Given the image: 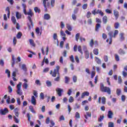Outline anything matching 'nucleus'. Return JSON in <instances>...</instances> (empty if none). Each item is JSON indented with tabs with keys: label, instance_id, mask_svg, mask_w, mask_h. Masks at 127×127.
I'll return each mask as SVG.
<instances>
[{
	"label": "nucleus",
	"instance_id": "1",
	"mask_svg": "<svg viewBox=\"0 0 127 127\" xmlns=\"http://www.w3.org/2000/svg\"><path fill=\"white\" fill-rule=\"evenodd\" d=\"M119 34V30H115L114 32L111 31L108 33V35L110 37L109 38V44L110 45H112L113 43V38H116L117 37V35Z\"/></svg>",
	"mask_w": 127,
	"mask_h": 127
},
{
	"label": "nucleus",
	"instance_id": "2",
	"mask_svg": "<svg viewBox=\"0 0 127 127\" xmlns=\"http://www.w3.org/2000/svg\"><path fill=\"white\" fill-rule=\"evenodd\" d=\"M100 91L102 93H107L108 95H111V88L108 86H105L103 83H100Z\"/></svg>",
	"mask_w": 127,
	"mask_h": 127
},
{
	"label": "nucleus",
	"instance_id": "3",
	"mask_svg": "<svg viewBox=\"0 0 127 127\" xmlns=\"http://www.w3.org/2000/svg\"><path fill=\"white\" fill-rule=\"evenodd\" d=\"M56 69H55L54 70V71L53 72L52 70H51L50 72V75H52V77H54L55 78L56 77V75H60V73L59 72V70H60V66L59 65H57L56 67Z\"/></svg>",
	"mask_w": 127,
	"mask_h": 127
},
{
	"label": "nucleus",
	"instance_id": "4",
	"mask_svg": "<svg viewBox=\"0 0 127 127\" xmlns=\"http://www.w3.org/2000/svg\"><path fill=\"white\" fill-rule=\"evenodd\" d=\"M26 15H30L27 17V19L29 20V21L31 23V25H32V27H33V22H32V19H31V17L33 16L34 15V13L32 12V10L31 9H29V11L27 12Z\"/></svg>",
	"mask_w": 127,
	"mask_h": 127
},
{
	"label": "nucleus",
	"instance_id": "5",
	"mask_svg": "<svg viewBox=\"0 0 127 127\" xmlns=\"http://www.w3.org/2000/svg\"><path fill=\"white\" fill-rule=\"evenodd\" d=\"M21 82H19V83L17 85V91L16 93L18 94V95H19L20 96H21L22 95V92H21Z\"/></svg>",
	"mask_w": 127,
	"mask_h": 127
},
{
	"label": "nucleus",
	"instance_id": "6",
	"mask_svg": "<svg viewBox=\"0 0 127 127\" xmlns=\"http://www.w3.org/2000/svg\"><path fill=\"white\" fill-rule=\"evenodd\" d=\"M46 1H48V0H43V4L44 5L45 11H47V7L49 8L50 7V2H48L46 4Z\"/></svg>",
	"mask_w": 127,
	"mask_h": 127
},
{
	"label": "nucleus",
	"instance_id": "7",
	"mask_svg": "<svg viewBox=\"0 0 127 127\" xmlns=\"http://www.w3.org/2000/svg\"><path fill=\"white\" fill-rule=\"evenodd\" d=\"M56 91L57 92V93L58 94V95L59 97H62V93L64 91L63 89L60 88H57L56 89Z\"/></svg>",
	"mask_w": 127,
	"mask_h": 127
},
{
	"label": "nucleus",
	"instance_id": "8",
	"mask_svg": "<svg viewBox=\"0 0 127 127\" xmlns=\"http://www.w3.org/2000/svg\"><path fill=\"white\" fill-rule=\"evenodd\" d=\"M8 113V109L7 108H5L4 109H1L0 110V114L3 116L6 115Z\"/></svg>",
	"mask_w": 127,
	"mask_h": 127
},
{
	"label": "nucleus",
	"instance_id": "9",
	"mask_svg": "<svg viewBox=\"0 0 127 127\" xmlns=\"http://www.w3.org/2000/svg\"><path fill=\"white\" fill-rule=\"evenodd\" d=\"M125 33H120V40L121 42L125 41Z\"/></svg>",
	"mask_w": 127,
	"mask_h": 127
},
{
	"label": "nucleus",
	"instance_id": "10",
	"mask_svg": "<svg viewBox=\"0 0 127 127\" xmlns=\"http://www.w3.org/2000/svg\"><path fill=\"white\" fill-rule=\"evenodd\" d=\"M113 116H114V113L112 111H108L107 117L108 119H113Z\"/></svg>",
	"mask_w": 127,
	"mask_h": 127
},
{
	"label": "nucleus",
	"instance_id": "11",
	"mask_svg": "<svg viewBox=\"0 0 127 127\" xmlns=\"http://www.w3.org/2000/svg\"><path fill=\"white\" fill-rule=\"evenodd\" d=\"M85 57V59H89L90 58V53L88 50H86L84 51Z\"/></svg>",
	"mask_w": 127,
	"mask_h": 127
},
{
	"label": "nucleus",
	"instance_id": "12",
	"mask_svg": "<svg viewBox=\"0 0 127 127\" xmlns=\"http://www.w3.org/2000/svg\"><path fill=\"white\" fill-rule=\"evenodd\" d=\"M26 117L28 118V121H29V122H30V125L31 126V127L33 126L34 123L33 122H32V121H30V115L29 114V113H27V115Z\"/></svg>",
	"mask_w": 127,
	"mask_h": 127
},
{
	"label": "nucleus",
	"instance_id": "13",
	"mask_svg": "<svg viewBox=\"0 0 127 127\" xmlns=\"http://www.w3.org/2000/svg\"><path fill=\"white\" fill-rule=\"evenodd\" d=\"M31 103L35 106L36 105V99L34 96H32L31 100Z\"/></svg>",
	"mask_w": 127,
	"mask_h": 127
},
{
	"label": "nucleus",
	"instance_id": "14",
	"mask_svg": "<svg viewBox=\"0 0 127 127\" xmlns=\"http://www.w3.org/2000/svg\"><path fill=\"white\" fill-rule=\"evenodd\" d=\"M114 15L115 16V19L117 20V19H118V18H119V11L114 10Z\"/></svg>",
	"mask_w": 127,
	"mask_h": 127
},
{
	"label": "nucleus",
	"instance_id": "15",
	"mask_svg": "<svg viewBox=\"0 0 127 127\" xmlns=\"http://www.w3.org/2000/svg\"><path fill=\"white\" fill-rule=\"evenodd\" d=\"M50 18H51V16H50L49 14L47 13L44 14V19H45L46 20H49Z\"/></svg>",
	"mask_w": 127,
	"mask_h": 127
},
{
	"label": "nucleus",
	"instance_id": "16",
	"mask_svg": "<svg viewBox=\"0 0 127 127\" xmlns=\"http://www.w3.org/2000/svg\"><path fill=\"white\" fill-rule=\"evenodd\" d=\"M92 117V113L91 112H86V115H84V118L86 120H88V118H91Z\"/></svg>",
	"mask_w": 127,
	"mask_h": 127
},
{
	"label": "nucleus",
	"instance_id": "17",
	"mask_svg": "<svg viewBox=\"0 0 127 127\" xmlns=\"http://www.w3.org/2000/svg\"><path fill=\"white\" fill-rule=\"evenodd\" d=\"M90 95V93L85 91L83 93H82L81 94V99H84L85 98V96H89Z\"/></svg>",
	"mask_w": 127,
	"mask_h": 127
},
{
	"label": "nucleus",
	"instance_id": "18",
	"mask_svg": "<svg viewBox=\"0 0 127 127\" xmlns=\"http://www.w3.org/2000/svg\"><path fill=\"white\" fill-rule=\"evenodd\" d=\"M29 41L30 42V45H31L32 47H35V46H36V45L35 44V43H34V41L33 40L30 39Z\"/></svg>",
	"mask_w": 127,
	"mask_h": 127
},
{
	"label": "nucleus",
	"instance_id": "19",
	"mask_svg": "<svg viewBox=\"0 0 127 127\" xmlns=\"http://www.w3.org/2000/svg\"><path fill=\"white\" fill-rule=\"evenodd\" d=\"M18 111H19V109H18V108H15L14 110L15 115L16 116V117H17V118H18L19 116V113H18Z\"/></svg>",
	"mask_w": 127,
	"mask_h": 127
},
{
	"label": "nucleus",
	"instance_id": "20",
	"mask_svg": "<svg viewBox=\"0 0 127 127\" xmlns=\"http://www.w3.org/2000/svg\"><path fill=\"white\" fill-rule=\"evenodd\" d=\"M14 64H15V58H14V56L12 55L11 67L12 68L14 67Z\"/></svg>",
	"mask_w": 127,
	"mask_h": 127
},
{
	"label": "nucleus",
	"instance_id": "21",
	"mask_svg": "<svg viewBox=\"0 0 127 127\" xmlns=\"http://www.w3.org/2000/svg\"><path fill=\"white\" fill-rule=\"evenodd\" d=\"M103 22L104 24H106L108 22V17L104 16L102 18Z\"/></svg>",
	"mask_w": 127,
	"mask_h": 127
},
{
	"label": "nucleus",
	"instance_id": "22",
	"mask_svg": "<svg viewBox=\"0 0 127 127\" xmlns=\"http://www.w3.org/2000/svg\"><path fill=\"white\" fill-rule=\"evenodd\" d=\"M29 109L30 112H31V113H32L33 114H36V111H35V110H34V108H33V106H30L29 107Z\"/></svg>",
	"mask_w": 127,
	"mask_h": 127
},
{
	"label": "nucleus",
	"instance_id": "23",
	"mask_svg": "<svg viewBox=\"0 0 127 127\" xmlns=\"http://www.w3.org/2000/svg\"><path fill=\"white\" fill-rule=\"evenodd\" d=\"M100 28H101V24H99V23L96 24L95 26V31H97L98 32Z\"/></svg>",
	"mask_w": 127,
	"mask_h": 127
},
{
	"label": "nucleus",
	"instance_id": "24",
	"mask_svg": "<svg viewBox=\"0 0 127 127\" xmlns=\"http://www.w3.org/2000/svg\"><path fill=\"white\" fill-rule=\"evenodd\" d=\"M95 59L96 63L98 64V65H101V64H102V62H101V60H100V59H99V58L96 57L95 58Z\"/></svg>",
	"mask_w": 127,
	"mask_h": 127
},
{
	"label": "nucleus",
	"instance_id": "25",
	"mask_svg": "<svg viewBox=\"0 0 127 127\" xmlns=\"http://www.w3.org/2000/svg\"><path fill=\"white\" fill-rule=\"evenodd\" d=\"M118 53L119 54H120V55H125V54H126V52H125V51H124L122 49H119Z\"/></svg>",
	"mask_w": 127,
	"mask_h": 127
},
{
	"label": "nucleus",
	"instance_id": "26",
	"mask_svg": "<svg viewBox=\"0 0 127 127\" xmlns=\"http://www.w3.org/2000/svg\"><path fill=\"white\" fill-rule=\"evenodd\" d=\"M16 17L17 19H20L21 18V14L19 13V12H16Z\"/></svg>",
	"mask_w": 127,
	"mask_h": 127
},
{
	"label": "nucleus",
	"instance_id": "27",
	"mask_svg": "<svg viewBox=\"0 0 127 127\" xmlns=\"http://www.w3.org/2000/svg\"><path fill=\"white\" fill-rule=\"evenodd\" d=\"M34 10L35 12H36V13L38 12V13H40V12H41V11L40 10V8H38V7H34Z\"/></svg>",
	"mask_w": 127,
	"mask_h": 127
},
{
	"label": "nucleus",
	"instance_id": "28",
	"mask_svg": "<svg viewBox=\"0 0 127 127\" xmlns=\"http://www.w3.org/2000/svg\"><path fill=\"white\" fill-rule=\"evenodd\" d=\"M11 19L13 24H16V19L15 18V17L14 16H12Z\"/></svg>",
	"mask_w": 127,
	"mask_h": 127
},
{
	"label": "nucleus",
	"instance_id": "29",
	"mask_svg": "<svg viewBox=\"0 0 127 127\" xmlns=\"http://www.w3.org/2000/svg\"><path fill=\"white\" fill-rule=\"evenodd\" d=\"M22 36V33H21V32H19L16 35V37L18 39H20Z\"/></svg>",
	"mask_w": 127,
	"mask_h": 127
},
{
	"label": "nucleus",
	"instance_id": "30",
	"mask_svg": "<svg viewBox=\"0 0 127 127\" xmlns=\"http://www.w3.org/2000/svg\"><path fill=\"white\" fill-rule=\"evenodd\" d=\"M64 79H65L64 83L65 84H69V81L70 80V78H69V77L68 76H65Z\"/></svg>",
	"mask_w": 127,
	"mask_h": 127
},
{
	"label": "nucleus",
	"instance_id": "31",
	"mask_svg": "<svg viewBox=\"0 0 127 127\" xmlns=\"http://www.w3.org/2000/svg\"><path fill=\"white\" fill-rule=\"evenodd\" d=\"M77 49L79 53H80L82 55L83 54V51H82V47H81V46H78Z\"/></svg>",
	"mask_w": 127,
	"mask_h": 127
},
{
	"label": "nucleus",
	"instance_id": "32",
	"mask_svg": "<svg viewBox=\"0 0 127 127\" xmlns=\"http://www.w3.org/2000/svg\"><path fill=\"white\" fill-rule=\"evenodd\" d=\"M22 86L24 89L27 90V88H28V84H27V83L24 82Z\"/></svg>",
	"mask_w": 127,
	"mask_h": 127
},
{
	"label": "nucleus",
	"instance_id": "33",
	"mask_svg": "<svg viewBox=\"0 0 127 127\" xmlns=\"http://www.w3.org/2000/svg\"><path fill=\"white\" fill-rule=\"evenodd\" d=\"M66 28L69 31H72V27L69 24H66Z\"/></svg>",
	"mask_w": 127,
	"mask_h": 127
},
{
	"label": "nucleus",
	"instance_id": "34",
	"mask_svg": "<svg viewBox=\"0 0 127 127\" xmlns=\"http://www.w3.org/2000/svg\"><path fill=\"white\" fill-rule=\"evenodd\" d=\"M55 82H59L60 81V74L58 75V76L54 79Z\"/></svg>",
	"mask_w": 127,
	"mask_h": 127
},
{
	"label": "nucleus",
	"instance_id": "35",
	"mask_svg": "<svg viewBox=\"0 0 127 127\" xmlns=\"http://www.w3.org/2000/svg\"><path fill=\"white\" fill-rule=\"evenodd\" d=\"M93 53L95 54V55H98V54H99V49H94L93 50Z\"/></svg>",
	"mask_w": 127,
	"mask_h": 127
},
{
	"label": "nucleus",
	"instance_id": "36",
	"mask_svg": "<svg viewBox=\"0 0 127 127\" xmlns=\"http://www.w3.org/2000/svg\"><path fill=\"white\" fill-rule=\"evenodd\" d=\"M105 118V116H104V115H103L102 116H100V118H98V122H101L103 121V120H104V119Z\"/></svg>",
	"mask_w": 127,
	"mask_h": 127
},
{
	"label": "nucleus",
	"instance_id": "37",
	"mask_svg": "<svg viewBox=\"0 0 127 127\" xmlns=\"http://www.w3.org/2000/svg\"><path fill=\"white\" fill-rule=\"evenodd\" d=\"M46 85L47 87H51V86H52V83L50 81L47 80L46 81Z\"/></svg>",
	"mask_w": 127,
	"mask_h": 127
},
{
	"label": "nucleus",
	"instance_id": "38",
	"mask_svg": "<svg viewBox=\"0 0 127 127\" xmlns=\"http://www.w3.org/2000/svg\"><path fill=\"white\" fill-rule=\"evenodd\" d=\"M94 40L91 39L90 43H89V45L90 47H91L92 48L94 47Z\"/></svg>",
	"mask_w": 127,
	"mask_h": 127
},
{
	"label": "nucleus",
	"instance_id": "39",
	"mask_svg": "<svg viewBox=\"0 0 127 127\" xmlns=\"http://www.w3.org/2000/svg\"><path fill=\"white\" fill-rule=\"evenodd\" d=\"M119 27L120 24L119 23V22H116L114 24V27L115 29H118V28H119Z\"/></svg>",
	"mask_w": 127,
	"mask_h": 127
},
{
	"label": "nucleus",
	"instance_id": "40",
	"mask_svg": "<svg viewBox=\"0 0 127 127\" xmlns=\"http://www.w3.org/2000/svg\"><path fill=\"white\" fill-rule=\"evenodd\" d=\"M79 37H80V33H78L75 35V40L77 42H78L79 40Z\"/></svg>",
	"mask_w": 127,
	"mask_h": 127
},
{
	"label": "nucleus",
	"instance_id": "41",
	"mask_svg": "<svg viewBox=\"0 0 127 127\" xmlns=\"http://www.w3.org/2000/svg\"><path fill=\"white\" fill-rule=\"evenodd\" d=\"M22 69L23 70V71H27V68H26V65L24 64L22 65Z\"/></svg>",
	"mask_w": 127,
	"mask_h": 127
},
{
	"label": "nucleus",
	"instance_id": "42",
	"mask_svg": "<svg viewBox=\"0 0 127 127\" xmlns=\"http://www.w3.org/2000/svg\"><path fill=\"white\" fill-rule=\"evenodd\" d=\"M91 15H92V13L90 11H88L86 14L87 18H90L91 17Z\"/></svg>",
	"mask_w": 127,
	"mask_h": 127
},
{
	"label": "nucleus",
	"instance_id": "43",
	"mask_svg": "<svg viewBox=\"0 0 127 127\" xmlns=\"http://www.w3.org/2000/svg\"><path fill=\"white\" fill-rule=\"evenodd\" d=\"M122 91H121V89L118 88L116 90V93L118 96H120L121 95V93Z\"/></svg>",
	"mask_w": 127,
	"mask_h": 127
},
{
	"label": "nucleus",
	"instance_id": "44",
	"mask_svg": "<svg viewBox=\"0 0 127 127\" xmlns=\"http://www.w3.org/2000/svg\"><path fill=\"white\" fill-rule=\"evenodd\" d=\"M115 57L116 61L119 62V61H120V57H119V55H118V54H115Z\"/></svg>",
	"mask_w": 127,
	"mask_h": 127
},
{
	"label": "nucleus",
	"instance_id": "45",
	"mask_svg": "<svg viewBox=\"0 0 127 127\" xmlns=\"http://www.w3.org/2000/svg\"><path fill=\"white\" fill-rule=\"evenodd\" d=\"M101 100H102V101H101L102 104H103V105H105L106 104V97H103Z\"/></svg>",
	"mask_w": 127,
	"mask_h": 127
},
{
	"label": "nucleus",
	"instance_id": "46",
	"mask_svg": "<svg viewBox=\"0 0 127 127\" xmlns=\"http://www.w3.org/2000/svg\"><path fill=\"white\" fill-rule=\"evenodd\" d=\"M122 82H123V79H122V76H119V77H118L119 84H122Z\"/></svg>",
	"mask_w": 127,
	"mask_h": 127
},
{
	"label": "nucleus",
	"instance_id": "47",
	"mask_svg": "<svg viewBox=\"0 0 127 127\" xmlns=\"http://www.w3.org/2000/svg\"><path fill=\"white\" fill-rule=\"evenodd\" d=\"M108 127H115V125L112 122H109Z\"/></svg>",
	"mask_w": 127,
	"mask_h": 127
},
{
	"label": "nucleus",
	"instance_id": "48",
	"mask_svg": "<svg viewBox=\"0 0 127 127\" xmlns=\"http://www.w3.org/2000/svg\"><path fill=\"white\" fill-rule=\"evenodd\" d=\"M5 72L7 74L8 78H10V71L8 69H6Z\"/></svg>",
	"mask_w": 127,
	"mask_h": 127
},
{
	"label": "nucleus",
	"instance_id": "49",
	"mask_svg": "<svg viewBox=\"0 0 127 127\" xmlns=\"http://www.w3.org/2000/svg\"><path fill=\"white\" fill-rule=\"evenodd\" d=\"M6 10L8 12L7 13V17L9 18V15H10V10H9V8L7 7L6 8Z\"/></svg>",
	"mask_w": 127,
	"mask_h": 127
},
{
	"label": "nucleus",
	"instance_id": "50",
	"mask_svg": "<svg viewBox=\"0 0 127 127\" xmlns=\"http://www.w3.org/2000/svg\"><path fill=\"white\" fill-rule=\"evenodd\" d=\"M69 103H73L74 102V98L72 96H70L68 99Z\"/></svg>",
	"mask_w": 127,
	"mask_h": 127
},
{
	"label": "nucleus",
	"instance_id": "51",
	"mask_svg": "<svg viewBox=\"0 0 127 127\" xmlns=\"http://www.w3.org/2000/svg\"><path fill=\"white\" fill-rule=\"evenodd\" d=\"M70 60L72 63H74L75 62V61L74 60V56L71 55L70 57Z\"/></svg>",
	"mask_w": 127,
	"mask_h": 127
},
{
	"label": "nucleus",
	"instance_id": "52",
	"mask_svg": "<svg viewBox=\"0 0 127 127\" xmlns=\"http://www.w3.org/2000/svg\"><path fill=\"white\" fill-rule=\"evenodd\" d=\"M105 12H106V13L109 14L113 13L112 10H110V9H106L105 10Z\"/></svg>",
	"mask_w": 127,
	"mask_h": 127
},
{
	"label": "nucleus",
	"instance_id": "53",
	"mask_svg": "<svg viewBox=\"0 0 127 127\" xmlns=\"http://www.w3.org/2000/svg\"><path fill=\"white\" fill-rule=\"evenodd\" d=\"M51 5L52 6V7H54V5H55V0H51Z\"/></svg>",
	"mask_w": 127,
	"mask_h": 127
},
{
	"label": "nucleus",
	"instance_id": "54",
	"mask_svg": "<svg viewBox=\"0 0 127 127\" xmlns=\"http://www.w3.org/2000/svg\"><path fill=\"white\" fill-rule=\"evenodd\" d=\"M14 121L16 124H18V123H19V120H18L15 116H14Z\"/></svg>",
	"mask_w": 127,
	"mask_h": 127
},
{
	"label": "nucleus",
	"instance_id": "55",
	"mask_svg": "<svg viewBox=\"0 0 127 127\" xmlns=\"http://www.w3.org/2000/svg\"><path fill=\"white\" fill-rule=\"evenodd\" d=\"M95 75H96V72H95L94 71H92L91 72V79H93V78L95 77Z\"/></svg>",
	"mask_w": 127,
	"mask_h": 127
},
{
	"label": "nucleus",
	"instance_id": "56",
	"mask_svg": "<svg viewBox=\"0 0 127 127\" xmlns=\"http://www.w3.org/2000/svg\"><path fill=\"white\" fill-rule=\"evenodd\" d=\"M40 99L42 100H44V94L43 92H41L40 94Z\"/></svg>",
	"mask_w": 127,
	"mask_h": 127
},
{
	"label": "nucleus",
	"instance_id": "57",
	"mask_svg": "<svg viewBox=\"0 0 127 127\" xmlns=\"http://www.w3.org/2000/svg\"><path fill=\"white\" fill-rule=\"evenodd\" d=\"M102 38H103V39L106 40L107 39V38H108V36H107V34H106L105 33H103L102 34Z\"/></svg>",
	"mask_w": 127,
	"mask_h": 127
},
{
	"label": "nucleus",
	"instance_id": "58",
	"mask_svg": "<svg viewBox=\"0 0 127 127\" xmlns=\"http://www.w3.org/2000/svg\"><path fill=\"white\" fill-rule=\"evenodd\" d=\"M87 7H88V3H85L82 5L83 9H87Z\"/></svg>",
	"mask_w": 127,
	"mask_h": 127
},
{
	"label": "nucleus",
	"instance_id": "59",
	"mask_svg": "<svg viewBox=\"0 0 127 127\" xmlns=\"http://www.w3.org/2000/svg\"><path fill=\"white\" fill-rule=\"evenodd\" d=\"M87 23L88 24L91 25V24L93 23V21L92 20V19H88L87 20Z\"/></svg>",
	"mask_w": 127,
	"mask_h": 127
},
{
	"label": "nucleus",
	"instance_id": "60",
	"mask_svg": "<svg viewBox=\"0 0 127 127\" xmlns=\"http://www.w3.org/2000/svg\"><path fill=\"white\" fill-rule=\"evenodd\" d=\"M77 49H78V46H77V45H75L73 47V51H74V52H77Z\"/></svg>",
	"mask_w": 127,
	"mask_h": 127
},
{
	"label": "nucleus",
	"instance_id": "61",
	"mask_svg": "<svg viewBox=\"0 0 127 127\" xmlns=\"http://www.w3.org/2000/svg\"><path fill=\"white\" fill-rule=\"evenodd\" d=\"M75 118H76V119H80V114L78 112H76L75 113Z\"/></svg>",
	"mask_w": 127,
	"mask_h": 127
},
{
	"label": "nucleus",
	"instance_id": "62",
	"mask_svg": "<svg viewBox=\"0 0 127 127\" xmlns=\"http://www.w3.org/2000/svg\"><path fill=\"white\" fill-rule=\"evenodd\" d=\"M72 80L74 83H76V82H77V76H76V75L73 76L72 77Z\"/></svg>",
	"mask_w": 127,
	"mask_h": 127
},
{
	"label": "nucleus",
	"instance_id": "63",
	"mask_svg": "<svg viewBox=\"0 0 127 127\" xmlns=\"http://www.w3.org/2000/svg\"><path fill=\"white\" fill-rule=\"evenodd\" d=\"M121 100L122 102H125L126 101V96L124 95H123L121 97Z\"/></svg>",
	"mask_w": 127,
	"mask_h": 127
},
{
	"label": "nucleus",
	"instance_id": "64",
	"mask_svg": "<svg viewBox=\"0 0 127 127\" xmlns=\"http://www.w3.org/2000/svg\"><path fill=\"white\" fill-rule=\"evenodd\" d=\"M8 92L9 93H12V88H11V86H9L8 87Z\"/></svg>",
	"mask_w": 127,
	"mask_h": 127
}]
</instances>
